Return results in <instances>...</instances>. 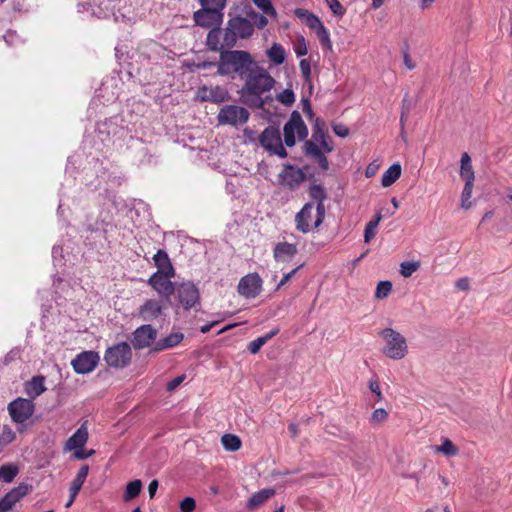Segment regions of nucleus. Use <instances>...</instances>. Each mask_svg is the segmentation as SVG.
<instances>
[{"label": "nucleus", "instance_id": "nucleus-1", "mask_svg": "<svg viewBox=\"0 0 512 512\" xmlns=\"http://www.w3.org/2000/svg\"><path fill=\"white\" fill-rule=\"evenodd\" d=\"M217 73L221 76L237 75L244 82L240 96L250 108L264 109L273 100L269 93L275 85V79L248 51H222Z\"/></svg>", "mask_w": 512, "mask_h": 512}, {"label": "nucleus", "instance_id": "nucleus-2", "mask_svg": "<svg viewBox=\"0 0 512 512\" xmlns=\"http://www.w3.org/2000/svg\"><path fill=\"white\" fill-rule=\"evenodd\" d=\"M254 28L250 20L235 16L227 21L223 30V46L233 48L238 39H248L253 35Z\"/></svg>", "mask_w": 512, "mask_h": 512}, {"label": "nucleus", "instance_id": "nucleus-3", "mask_svg": "<svg viewBox=\"0 0 512 512\" xmlns=\"http://www.w3.org/2000/svg\"><path fill=\"white\" fill-rule=\"evenodd\" d=\"M384 339L385 346L382 349L384 355L393 360H401L408 353V346L404 336L392 328H385L379 332Z\"/></svg>", "mask_w": 512, "mask_h": 512}, {"label": "nucleus", "instance_id": "nucleus-4", "mask_svg": "<svg viewBox=\"0 0 512 512\" xmlns=\"http://www.w3.org/2000/svg\"><path fill=\"white\" fill-rule=\"evenodd\" d=\"M319 210L314 202H307L296 213L294 222L295 228L298 232L307 234L311 231L317 230L324 222L326 212L323 214L320 222L318 223Z\"/></svg>", "mask_w": 512, "mask_h": 512}, {"label": "nucleus", "instance_id": "nucleus-5", "mask_svg": "<svg viewBox=\"0 0 512 512\" xmlns=\"http://www.w3.org/2000/svg\"><path fill=\"white\" fill-rule=\"evenodd\" d=\"M132 359V350L127 342H121L109 347L104 360L109 367L124 368L129 365Z\"/></svg>", "mask_w": 512, "mask_h": 512}, {"label": "nucleus", "instance_id": "nucleus-6", "mask_svg": "<svg viewBox=\"0 0 512 512\" xmlns=\"http://www.w3.org/2000/svg\"><path fill=\"white\" fill-rule=\"evenodd\" d=\"M284 142L286 146L292 147L296 143L295 134H297L300 140L305 139L308 135V129L305 125L300 113L293 111L290 115V119L285 123L283 127Z\"/></svg>", "mask_w": 512, "mask_h": 512}, {"label": "nucleus", "instance_id": "nucleus-7", "mask_svg": "<svg viewBox=\"0 0 512 512\" xmlns=\"http://www.w3.org/2000/svg\"><path fill=\"white\" fill-rule=\"evenodd\" d=\"M249 111L237 105H224L218 112L217 120L221 125L241 126L249 120Z\"/></svg>", "mask_w": 512, "mask_h": 512}, {"label": "nucleus", "instance_id": "nucleus-8", "mask_svg": "<svg viewBox=\"0 0 512 512\" xmlns=\"http://www.w3.org/2000/svg\"><path fill=\"white\" fill-rule=\"evenodd\" d=\"M259 141L270 154L277 155L280 158L287 157V151L282 144L281 134L277 128L273 126L265 128L259 137Z\"/></svg>", "mask_w": 512, "mask_h": 512}, {"label": "nucleus", "instance_id": "nucleus-9", "mask_svg": "<svg viewBox=\"0 0 512 512\" xmlns=\"http://www.w3.org/2000/svg\"><path fill=\"white\" fill-rule=\"evenodd\" d=\"M279 184L290 191L297 190L305 181L306 174L295 165L286 164L283 166L279 176Z\"/></svg>", "mask_w": 512, "mask_h": 512}, {"label": "nucleus", "instance_id": "nucleus-10", "mask_svg": "<svg viewBox=\"0 0 512 512\" xmlns=\"http://www.w3.org/2000/svg\"><path fill=\"white\" fill-rule=\"evenodd\" d=\"M35 405L31 399L17 398L9 403L8 412L16 423H23L34 413Z\"/></svg>", "mask_w": 512, "mask_h": 512}, {"label": "nucleus", "instance_id": "nucleus-11", "mask_svg": "<svg viewBox=\"0 0 512 512\" xmlns=\"http://www.w3.org/2000/svg\"><path fill=\"white\" fill-rule=\"evenodd\" d=\"M262 283L258 273H249L240 279L237 291L247 299L256 298L262 291Z\"/></svg>", "mask_w": 512, "mask_h": 512}, {"label": "nucleus", "instance_id": "nucleus-12", "mask_svg": "<svg viewBox=\"0 0 512 512\" xmlns=\"http://www.w3.org/2000/svg\"><path fill=\"white\" fill-rule=\"evenodd\" d=\"M223 19L224 13L216 12L214 9L200 8L193 13L195 25L207 29L220 27L223 23Z\"/></svg>", "mask_w": 512, "mask_h": 512}, {"label": "nucleus", "instance_id": "nucleus-13", "mask_svg": "<svg viewBox=\"0 0 512 512\" xmlns=\"http://www.w3.org/2000/svg\"><path fill=\"white\" fill-rule=\"evenodd\" d=\"M99 355L94 351H84L72 360L71 364L74 371L78 374H87L92 372L99 362Z\"/></svg>", "mask_w": 512, "mask_h": 512}, {"label": "nucleus", "instance_id": "nucleus-14", "mask_svg": "<svg viewBox=\"0 0 512 512\" xmlns=\"http://www.w3.org/2000/svg\"><path fill=\"white\" fill-rule=\"evenodd\" d=\"M157 331L150 324H144L133 332L131 339L132 346L136 350L149 347L156 339Z\"/></svg>", "mask_w": 512, "mask_h": 512}, {"label": "nucleus", "instance_id": "nucleus-15", "mask_svg": "<svg viewBox=\"0 0 512 512\" xmlns=\"http://www.w3.org/2000/svg\"><path fill=\"white\" fill-rule=\"evenodd\" d=\"M174 276H164V274L153 273L148 279V284L155 290L157 293L169 300V298L175 292V286L171 281V278Z\"/></svg>", "mask_w": 512, "mask_h": 512}, {"label": "nucleus", "instance_id": "nucleus-16", "mask_svg": "<svg viewBox=\"0 0 512 512\" xmlns=\"http://www.w3.org/2000/svg\"><path fill=\"white\" fill-rule=\"evenodd\" d=\"M30 488L31 487L29 485L21 483L7 492L0 499V512H8L11 510L16 503L29 493Z\"/></svg>", "mask_w": 512, "mask_h": 512}, {"label": "nucleus", "instance_id": "nucleus-17", "mask_svg": "<svg viewBox=\"0 0 512 512\" xmlns=\"http://www.w3.org/2000/svg\"><path fill=\"white\" fill-rule=\"evenodd\" d=\"M177 294L182 306L188 310L199 301V291L192 283H183L177 289Z\"/></svg>", "mask_w": 512, "mask_h": 512}, {"label": "nucleus", "instance_id": "nucleus-18", "mask_svg": "<svg viewBox=\"0 0 512 512\" xmlns=\"http://www.w3.org/2000/svg\"><path fill=\"white\" fill-rule=\"evenodd\" d=\"M197 96L202 101H209L212 103H222L230 98L227 89L221 86H203L199 89Z\"/></svg>", "mask_w": 512, "mask_h": 512}, {"label": "nucleus", "instance_id": "nucleus-19", "mask_svg": "<svg viewBox=\"0 0 512 512\" xmlns=\"http://www.w3.org/2000/svg\"><path fill=\"white\" fill-rule=\"evenodd\" d=\"M163 307L160 301L155 299H149L144 302L139 308V317L143 321H153L161 316Z\"/></svg>", "mask_w": 512, "mask_h": 512}, {"label": "nucleus", "instance_id": "nucleus-20", "mask_svg": "<svg viewBox=\"0 0 512 512\" xmlns=\"http://www.w3.org/2000/svg\"><path fill=\"white\" fill-rule=\"evenodd\" d=\"M298 252L297 245L288 242H278L273 249V257L277 262H288Z\"/></svg>", "mask_w": 512, "mask_h": 512}, {"label": "nucleus", "instance_id": "nucleus-21", "mask_svg": "<svg viewBox=\"0 0 512 512\" xmlns=\"http://www.w3.org/2000/svg\"><path fill=\"white\" fill-rule=\"evenodd\" d=\"M153 260L157 267V271L155 273L164 274V276H175V269L165 250L159 249L153 256Z\"/></svg>", "mask_w": 512, "mask_h": 512}, {"label": "nucleus", "instance_id": "nucleus-22", "mask_svg": "<svg viewBox=\"0 0 512 512\" xmlns=\"http://www.w3.org/2000/svg\"><path fill=\"white\" fill-rule=\"evenodd\" d=\"M304 153L307 156H311L312 158H314L317 161L319 167L323 171H326L329 169V161H328V158L325 156L326 152H324V150L321 149L313 141H306L304 143Z\"/></svg>", "mask_w": 512, "mask_h": 512}, {"label": "nucleus", "instance_id": "nucleus-23", "mask_svg": "<svg viewBox=\"0 0 512 512\" xmlns=\"http://www.w3.org/2000/svg\"><path fill=\"white\" fill-rule=\"evenodd\" d=\"M309 196L312 199L311 202H314L315 206L319 210V215H318V223H319L321 218L323 217V214L326 211L324 202L327 199V194H326L325 188L321 184H312L309 187Z\"/></svg>", "mask_w": 512, "mask_h": 512}, {"label": "nucleus", "instance_id": "nucleus-24", "mask_svg": "<svg viewBox=\"0 0 512 512\" xmlns=\"http://www.w3.org/2000/svg\"><path fill=\"white\" fill-rule=\"evenodd\" d=\"M88 440V431L85 427V424H82L77 431L68 438V440L65 443V448L67 450H78L82 448Z\"/></svg>", "mask_w": 512, "mask_h": 512}, {"label": "nucleus", "instance_id": "nucleus-25", "mask_svg": "<svg viewBox=\"0 0 512 512\" xmlns=\"http://www.w3.org/2000/svg\"><path fill=\"white\" fill-rule=\"evenodd\" d=\"M275 495V490L271 488L262 489L256 493H254L246 504V508L248 510H256L261 505H263L266 501L272 498Z\"/></svg>", "mask_w": 512, "mask_h": 512}, {"label": "nucleus", "instance_id": "nucleus-26", "mask_svg": "<svg viewBox=\"0 0 512 512\" xmlns=\"http://www.w3.org/2000/svg\"><path fill=\"white\" fill-rule=\"evenodd\" d=\"M44 382V376H34L25 384V393L30 397L32 401L46 390Z\"/></svg>", "mask_w": 512, "mask_h": 512}, {"label": "nucleus", "instance_id": "nucleus-27", "mask_svg": "<svg viewBox=\"0 0 512 512\" xmlns=\"http://www.w3.org/2000/svg\"><path fill=\"white\" fill-rule=\"evenodd\" d=\"M184 339V334L181 332H174L169 334L168 336L164 337L160 341L156 343V346L154 347L155 351H162L165 349H170L182 342Z\"/></svg>", "mask_w": 512, "mask_h": 512}, {"label": "nucleus", "instance_id": "nucleus-28", "mask_svg": "<svg viewBox=\"0 0 512 512\" xmlns=\"http://www.w3.org/2000/svg\"><path fill=\"white\" fill-rule=\"evenodd\" d=\"M311 141L317 145L319 144L326 153H330L334 150L333 142L330 136L327 134V130L312 131Z\"/></svg>", "mask_w": 512, "mask_h": 512}, {"label": "nucleus", "instance_id": "nucleus-29", "mask_svg": "<svg viewBox=\"0 0 512 512\" xmlns=\"http://www.w3.org/2000/svg\"><path fill=\"white\" fill-rule=\"evenodd\" d=\"M294 14L296 17L303 20L305 24L314 31L323 24L318 16L308 10L297 8L295 9Z\"/></svg>", "mask_w": 512, "mask_h": 512}, {"label": "nucleus", "instance_id": "nucleus-30", "mask_svg": "<svg viewBox=\"0 0 512 512\" xmlns=\"http://www.w3.org/2000/svg\"><path fill=\"white\" fill-rule=\"evenodd\" d=\"M402 168L399 163L391 165L382 175L381 184L383 187H389L395 183L401 176Z\"/></svg>", "mask_w": 512, "mask_h": 512}, {"label": "nucleus", "instance_id": "nucleus-31", "mask_svg": "<svg viewBox=\"0 0 512 512\" xmlns=\"http://www.w3.org/2000/svg\"><path fill=\"white\" fill-rule=\"evenodd\" d=\"M221 34H222V31H221L220 27L211 28L210 31L208 32L207 37H206V44L211 51H215V52L219 51L220 53L223 51L222 50V47H224L223 44L220 46ZM230 50L231 49H229L228 51H230Z\"/></svg>", "mask_w": 512, "mask_h": 512}, {"label": "nucleus", "instance_id": "nucleus-32", "mask_svg": "<svg viewBox=\"0 0 512 512\" xmlns=\"http://www.w3.org/2000/svg\"><path fill=\"white\" fill-rule=\"evenodd\" d=\"M460 176L465 182L475 180L471 158L467 152H464L461 156Z\"/></svg>", "mask_w": 512, "mask_h": 512}, {"label": "nucleus", "instance_id": "nucleus-33", "mask_svg": "<svg viewBox=\"0 0 512 512\" xmlns=\"http://www.w3.org/2000/svg\"><path fill=\"white\" fill-rule=\"evenodd\" d=\"M88 472H89V466L87 464H84L80 467L77 475L75 476V478L73 479V481L71 483V486L69 489V494H78L79 493V491L81 490V488L87 478Z\"/></svg>", "mask_w": 512, "mask_h": 512}, {"label": "nucleus", "instance_id": "nucleus-34", "mask_svg": "<svg viewBox=\"0 0 512 512\" xmlns=\"http://www.w3.org/2000/svg\"><path fill=\"white\" fill-rule=\"evenodd\" d=\"M279 333V329L275 328L268 332L267 334L260 336L253 341H251L248 345V351L251 354H256L260 351L263 345H265L271 338L276 336Z\"/></svg>", "mask_w": 512, "mask_h": 512}, {"label": "nucleus", "instance_id": "nucleus-35", "mask_svg": "<svg viewBox=\"0 0 512 512\" xmlns=\"http://www.w3.org/2000/svg\"><path fill=\"white\" fill-rule=\"evenodd\" d=\"M267 56L275 65H280L284 63L286 58L285 49L281 44L274 43L267 50Z\"/></svg>", "mask_w": 512, "mask_h": 512}, {"label": "nucleus", "instance_id": "nucleus-36", "mask_svg": "<svg viewBox=\"0 0 512 512\" xmlns=\"http://www.w3.org/2000/svg\"><path fill=\"white\" fill-rule=\"evenodd\" d=\"M19 473V468L15 464H4L0 466V480L10 483Z\"/></svg>", "mask_w": 512, "mask_h": 512}, {"label": "nucleus", "instance_id": "nucleus-37", "mask_svg": "<svg viewBox=\"0 0 512 512\" xmlns=\"http://www.w3.org/2000/svg\"><path fill=\"white\" fill-rule=\"evenodd\" d=\"M141 489H142L141 480L136 479V480L130 481L126 486V490L123 495L124 501L128 502V501L136 498L140 494Z\"/></svg>", "mask_w": 512, "mask_h": 512}, {"label": "nucleus", "instance_id": "nucleus-38", "mask_svg": "<svg viewBox=\"0 0 512 512\" xmlns=\"http://www.w3.org/2000/svg\"><path fill=\"white\" fill-rule=\"evenodd\" d=\"M382 220L381 213H377L373 220L369 221L364 230V241L369 243L376 235V230L379 222Z\"/></svg>", "mask_w": 512, "mask_h": 512}, {"label": "nucleus", "instance_id": "nucleus-39", "mask_svg": "<svg viewBox=\"0 0 512 512\" xmlns=\"http://www.w3.org/2000/svg\"><path fill=\"white\" fill-rule=\"evenodd\" d=\"M223 447L227 451H238L241 448V440L238 436L233 434H225L221 438Z\"/></svg>", "mask_w": 512, "mask_h": 512}, {"label": "nucleus", "instance_id": "nucleus-40", "mask_svg": "<svg viewBox=\"0 0 512 512\" xmlns=\"http://www.w3.org/2000/svg\"><path fill=\"white\" fill-rule=\"evenodd\" d=\"M474 186V181H467L465 182L462 195H461V207L465 210H468L471 208L472 203L470 201L472 196V190Z\"/></svg>", "mask_w": 512, "mask_h": 512}, {"label": "nucleus", "instance_id": "nucleus-41", "mask_svg": "<svg viewBox=\"0 0 512 512\" xmlns=\"http://www.w3.org/2000/svg\"><path fill=\"white\" fill-rule=\"evenodd\" d=\"M435 450L437 452H441V453L445 454L446 456H455L459 452L458 448L448 438H445L443 440L442 445L436 446Z\"/></svg>", "mask_w": 512, "mask_h": 512}, {"label": "nucleus", "instance_id": "nucleus-42", "mask_svg": "<svg viewBox=\"0 0 512 512\" xmlns=\"http://www.w3.org/2000/svg\"><path fill=\"white\" fill-rule=\"evenodd\" d=\"M201 8L214 9L216 12L224 13L227 0H198Z\"/></svg>", "mask_w": 512, "mask_h": 512}, {"label": "nucleus", "instance_id": "nucleus-43", "mask_svg": "<svg viewBox=\"0 0 512 512\" xmlns=\"http://www.w3.org/2000/svg\"><path fill=\"white\" fill-rule=\"evenodd\" d=\"M315 32L322 47L331 50L332 42L330 40V35L326 27L322 24L318 29L315 30Z\"/></svg>", "mask_w": 512, "mask_h": 512}, {"label": "nucleus", "instance_id": "nucleus-44", "mask_svg": "<svg viewBox=\"0 0 512 512\" xmlns=\"http://www.w3.org/2000/svg\"><path fill=\"white\" fill-rule=\"evenodd\" d=\"M253 3L262 10V12L272 18L277 17V12L275 8L273 7L270 0H252Z\"/></svg>", "mask_w": 512, "mask_h": 512}, {"label": "nucleus", "instance_id": "nucleus-45", "mask_svg": "<svg viewBox=\"0 0 512 512\" xmlns=\"http://www.w3.org/2000/svg\"><path fill=\"white\" fill-rule=\"evenodd\" d=\"M400 267L401 275L407 278L419 269L420 263L415 261H404L401 263Z\"/></svg>", "mask_w": 512, "mask_h": 512}, {"label": "nucleus", "instance_id": "nucleus-46", "mask_svg": "<svg viewBox=\"0 0 512 512\" xmlns=\"http://www.w3.org/2000/svg\"><path fill=\"white\" fill-rule=\"evenodd\" d=\"M392 291V283L390 281H380L377 285L375 298L384 299Z\"/></svg>", "mask_w": 512, "mask_h": 512}, {"label": "nucleus", "instance_id": "nucleus-47", "mask_svg": "<svg viewBox=\"0 0 512 512\" xmlns=\"http://www.w3.org/2000/svg\"><path fill=\"white\" fill-rule=\"evenodd\" d=\"M388 412L383 408L375 409L371 415L370 423L372 425H381L388 419Z\"/></svg>", "mask_w": 512, "mask_h": 512}, {"label": "nucleus", "instance_id": "nucleus-48", "mask_svg": "<svg viewBox=\"0 0 512 512\" xmlns=\"http://www.w3.org/2000/svg\"><path fill=\"white\" fill-rule=\"evenodd\" d=\"M16 438L15 432L8 426H4L0 431V445L6 446L12 443Z\"/></svg>", "mask_w": 512, "mask_h": 512}, {"label": "nucleus", "instance_id": "nucleus-49", "mask_svg": "<svg viewBox=\"0 0 512 512\" xmlns=\"http://www.w3.org/2000/svg\"><path fill=\"white\" fill-rule=\"evenodd\" d=\"M277 100L285 106H291L295 102V95L293 90H283L281 93L277 95Z\"/></svg>", "mask_w": 512, "mask_h": 512}, {"label": "nucleus", "instance_id": "nucleus-50", "mask_svg": "<svg viewBox=\"0 0 512 512\" xmlns=\"http://www.w3.org/2000/svg\"><path fill=\"white\" fill-rule=\"evenodd\" d=\"M325 2L335 16L342 18L345 15L346 9L338 0H325Z\"/></svg>", "mask_w": 512, "mask_h": 512}, {"label": "nucleus", "instance_id": "nucleus-51", "mask_svg": "<svg viewBox=\"0 0 512 512\" xmlns=\"http://www.w3.org/2000/svg\"><path fill=\"white\" fill-rule=\"evenodd\" d=\"M249 16L252 20L251 22L253 24V27L256 26L258 29H263L268 24V19L262 14H259L257 12H250Z\"/></svg>", "mask_w": 512, "mask_h": 512}, {"label": "nucleus", "instance_id": "nucleus-52", "mask_svg": "<svg viewBox=\"0 0 512 512\" xmlns=\"http://www.w3.org/2000/svg\"><path fill=\"white\" fill-rule=\"evenodd\" d=\"M181 512H193L196 508V501L192 497H185L179 504Z\"/></svg>", "mask_w": 512, "mask_h": 512}, {"label": "nucleus", "instance_id": "nucleus-53", "mask_svg": "<svg viewBox=\"0 0 512 512\" xmlns=\"http://www.w3.org/2000/svg\"><path fill=\"white\" fill-rule=\"evenodd\" d=\"M369 389L375 394L376 401H381L383 399L378 379H371L369 381Z\"/></svg>", "mask_w": 512, "mask_h": 512}, {"label": "nucleus", "instance_id": "nucleus-54", "mask_svg": "<svg viewBox=\"0 0 512 512\" xmlns=\"http://www.w3.org/2000/svg\"><path fill=\"white\" fill-rule=\"evenodd\" d=\"M303 266H304V264H301L298 267H296L295 269H293L292 271L284 274V276L282 277V279L278 283V285L276 287V290H279L282 286H284L286 283H288L294 277V275L297 273V271L300 268H302Z\"/></svg>", "mask_w": 512, "mask_h": 512}, {"label": "nucleus", "instance_id": "nucleus-55", "mask_svg": "<svg viewBox=\"0 0 512 512\" xmlns=\"http://www.w3.org/2000/svg\"><path fill=\"white\" fill-rule=\"evenodd\" d=\"M334 133L339 137H347L350 133L349 128L342 123L334 124L332 126Z\"/></svg>", "mask_w": 512, "mask_h": 512}, {"label": "nucleus", "instance_id": "nucleus-56", "mask_svg": "<svg viewBox=\"0 0 512 512\" xmlns=\"http://www.w3.org/2000/svg\"><path fill=\"white\" fill-rule=\"evenodd\" d=\"M299 67H300V70H301V73H302L303 77L306 80H308L310 78V75H311V66H310L309 60L301 59L300 63H299Z\"/></svg>", "mask_w": 512, "mask_h": 512}, {"label": "nucleus", "instance_id": "nucleus-57", "mask_svg": "<svg viewBox=\"0 0 512 512\" xmlns=\"http://www.w3.org/2000/svg\"><path fill=\"white\" fill-rule=\"evenodd\" d=\"M184 380H185V375H180V376L173 378L172 380H170L167 383V386H166L167 391H169V392L174 391Z\"/></svg>", "mask_w": 512, "mask_h": 512}, {"label": "nucleus", "instance_id": "nucleus-58", "mask_svg": "<svg viewBox=\"0 0 512 512\" xmlns=\"http://www.w3.org/2000/svg\"><path fill=\"white\" fill-rule=\"evenodd\" d=\"M4 41L9 45L13 46L19 40V37L15 31L8 30L6 34L3 36Z\"/></svg>", "mask_w": 512, "mask_h": 512}, {"label": "nucleus", "instance_id": "nucleus-59", "mask_svg": "<svg viewBox=\"0 0 512 512\" xmlns=\"http://www.w3.org/2000/svg\"><path fill=\"white\" fill-rule=\"evenodd\" d=\"M94 454H95V450H79L78 449L74 452L73 456L76 459L83 460V459L91 457Z\"/></svg>", "mask_w": 512, "mask_h": 512}, {"label": "nucleus", "instance_id": "nucleus-60", "mask_svg": "<svg viewBox=\"0 0 512 512\" xmlns=\"http://www.w3.org/2000/svg\"><path fill=\"white\" fill-rule=\"evenodd\" d=\"M455 286L461 291H467L469 289V279L462 277L456 281Z\"/></svg>", "mask_w": 512, "mask_h": 512}, {"label": "nucleus", "instance_id": "nucleus-61", "mask_svg": "<svg viewBox=\"0 0 512 512\" xmlns=\"http://www.w3.org/2000/svg\"><path fill=\"white\" fill-rule=\"evenodd\" d=\"M403 61H404V65L409 69V70H412L415 68V63L412 61L411 57H410V54L408 52V50H404L403 51Z\"/></svg>", "mask_w": 512, "mask_h": 512}, {"label": "nucleus", "instance_id": "nucleus-62", "mask_svg": "<svg viewBox=\"0 0 512 512\" xmlns=\"http://www.w3.org/2000/svg\"><path fill=\"white\" fill-rule=\"evenodd\" d=\"M159 483L157 480H152L148 485V493L150 498H153L156 494V491L158 489Z\"/></svg>", "mask_w": 512, "mask_h": 512}, {"label": "nucleus", "instance_id": "nucleus-63", "mask_svg": "<svg viewBox=\"0 0 512 512\" xmlns=\"http://www.w3.org/2000/svg\"><path fill=\"white\" fill-rule=\"evenodd\" d=\"M327 130L326 123L324 120L317 118L313 125L312 131Z\"/></svg>", "mask_w": 512, "mask_h": 512}, {"label": "nucleus", "instance_id": "nucleus-64", "mask_svg": "<svg viewBox=\"0 0 512 512\" xmlns=\"http://www.w3.org/2000/svg\"><path fill=\"white\" fill-rule=\"evenodd\" d=\"M303 112L310 118L313 116V110L308 99L303 100Z\"/></svg>", "mask_w": 512, "mask_h": 512}]
</instances>
